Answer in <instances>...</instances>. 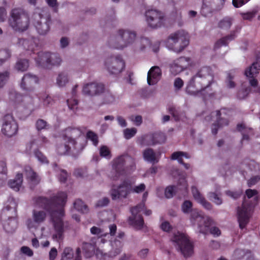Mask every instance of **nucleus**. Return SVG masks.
Instances as JSON below:
<instances>
[{
    "mask_svg": "<svg viewBox=\"0 0 260 260\" xmlns=\"http://www.w3.org/2000/svg\"><path fill=\"white\" fill-rule=\"evenodd\" d=\"M67 103L70 109L75 110L77 108L78 102L75 98L68 99Z\"/></svg>",
    "mask_w": 260,
    "mask_h": 260,
    "instance_id": "56",
    "label": "nucleus"
},
{
    "mask_svg": "<svg viewBox=\"0 0 260 260\" xmlns=\"http://www.w3.org/2000/svg\"><path fill=\"white\" fill-rule=\"evenodd\" d=\"M16 206V203L12 198L9 199L5 204V209L7 210H12L14 212H15Z\"/></svg>",
    "mask_w": 260,
    "mask_h": 260,
    "instance_id": "48",
    "label": "nucleus"
},
{
    "mask_svg": "<svg viewBox=\"0 0 260 260\" xmlns=\"http://www.w3.org/2000/svg\"><path fill=\"white\" fill-rule=\"evenodd\" d=\"M213 81V76L208 67L202 68L189 81L186 92L191 95H197L208 88Z\"/></svg>",
    "mask_w": 260,
    "mask_h": 260,
    "instance_id": "4",
    "label": "nucleus"
},
{
    "mask_svg": "<svg viewBox=\"0 0 260 260\" xmlns=\"http://www.w3.org/2000/svg\"><path fill=\"white\" fill-rule=\"evenodd\" d=\"M90 232L92 234L95 235L99 237H107L109 236V234L107 233H105L104 231L101 230L100 228H99L96 226H93L90 229Z\"/></svg>",
    "mask_w": 260,
    "mask_h": 260,
    "instance_id": "46",
    "label": "nucleus"
},
{
    "mask_svg": "<svg viewBox=\"0 0 260 260\" xmlns=\"http://www.w3.org/2000/svg\"><path fill=\"white\" fill-rule=\"evenodd\" d=\"M18 129V124L12 115L8 114L3 117L1 132L4 135L12 137L17 134Z\"/></svg>",
    "mask_w": 260,
    "mask_h": 260,
    "instance_id": "14",
    "label": "nucleus"
},
{
    "mask_svg": "<svg viewBox=\"0 0 260 260\" xmlns=\"http://www.w3.org/2000/svg\"><path fill=\"white\" fill-rule=\"evenodd\" d=\"M37 41L35 38H31L30 40L20 39L18 43L26 49L32 50L36 46Z\"/></svg>",
    "mask_w": 260,
    "mask_h": 260,
    "instance_id": "34",
    "label": "nucleus"
},
{
    "mask_svg": "<svg viewBox=\"0 0 260 260\" xmlns=\"http://www.w3.org/2000/svg\"><path fill=\"white\" fill-rule=\"evenodd\" d=\"M29 66L28 61L26 59L18 60L15 66V69L18 71L23 72L26 70Z\"/></svg>",
    "mask_w": 260,
    "mask_h": 260,
    "instance_id": "37",
    "label": "nucleus"
},
{
    "mask_svg": "<svg viewBox=\"0 0 260 260\" xmlns=\"http://www.w3.org/2000/svg\"><path fill=\"white\" fill-rule=\"evenodd\" d=\"M49 52H41L37 55V57L35 58L36 64L38 66L43 68H49Z\"/></svg>",
    "mask_w": 260,
    "mask_h": 260,
    "instance_id": "30",
    "label": "nucleus"
},
{
    "mask_svg": "<svg viewBox=\"0 0 260 260\" xmlns=\"http://www.w3.org/2000/svg\"><path fill=\"white\" fill-rule=\"evenodd\" d=\"M144 160L153 164L157 163L160 159V153H156L151 148H147L143 152Z\"/></svg>",
    "mask_w": 260,
    "mask_h": 260,
    "instance_id": "27",
    "label": "nucleus"
},
{
    "mask_svg": "<svg viewBox=\"0 0 260 260\" xmlns=\"http://www.w3.org/2000/svg\"><path fill=\"white\" fill-rule=\"evenodd\" d=\"M187 187V182L185 180V178L184 175H182L180 177L178 184H177V188L179 189L183 190V189H186Z\"/></svg>",
    "mask_w": 260,
    "mask_h": 260,
    "instance_id": "54",
    "label": "nucleus"
},
{
    "mask_svg": "<svg viewBox=\"0 0 260 260\" xmlns=\"http://www.w3.org/2000/svg\"><path fill=\"white\" fill-rule=\"evenodd\" d=\"M7 172L6 161L4 160L0 161V179L5 180L7 179Z\"/></svg>",
    "mask_w": 260,
    "mask_h": 260,
    "instance_id": "43",
    "label": "nucleus"
},
{
    "mask_svg": "<svg viewBox=\"0 0 260 260\" xmlns=\"http://www.w3.org/2000/svg\"><path fill=\"white\" fill-rule=\"evenodd\" d=\"M137 132V129L134 127L125 128L123 131L124 137L126 139H129L136 134Z\"/></svg>",
    "mask_w": 260,
    "mask_h": 260,
    "instance_id": "44",
    "label": "nucleus"
},
{
    "mask_svg": "<svg viewBox=\"0 0 260 260\" xmlns=\"http://www.w3.org/2000/svg\"><path fill=\"white\" fill-rule=\"evenodd\" d=\"M105 87L103 84L92 81L85 83L82 87V93L89 96L100 95L104 91Z\"/></svg>",
    "mask_w": 260,
    "mask_h": 260,
    "instance_id": "18",
    "label": "nucleus"
},
{
    "mask_svg": "<svg viewBox=\"0 0 260 260\" xmlns=\"http://www.w3.org/2000/svg\"><path fill=\"white\" fill-rule=\"evenodd\" d=\"M131 186V193H140L145 190L146 185L144 183H141L138 185Z\"/></svg>",
    "mask_w": 260,
    "mask_h": 260,
    "instance_id": "45",
    "label": "nucleus"
},
{
    "mask_svg": "<svg viewBox=\"0 0 260 260\" xmlns=\"http://www.w3.org/2000/svg\"><path fill=\"white\" fill-rule=\"evenodd\" d=\"M73 251L70 248H66L64 249L61 260H70L73 258Z\"/></svg>",
    "mask_w": 260,
    "mask_h": 260,
    "instance_id": "50",
    "label": "nucleus"
},
{
    "mask_svg": "<svg viewBox=\"0 0 260 260\" xmlns=\"http://www.w3.org/2000/svg\"><path fill=\"white\" fill-rule=\"evenodd\" d=\"M111 247L112 249L109 252V256L115 257L121 253L123 243L122 241L115 239L111 242Z\"/></svg>",
    "mask_w": 260,
    "mask_h": 260,
    "instance_id": "31",
    "label": "nucleus"
},
{
    "mask_svg": "<svg viewBox=\"0 0 260 260\" xmlns=\"http://www.w3.org/2000/svg\"><path fill=\"white\" fill-rule=\"evenodd\" d=\"M107 70L113 74L121 73L124 68V62L120 56L108 58L105 62Z\"/></svg>",
    "mask_w": 260,
    "mask_h": 260,
    "instance_id": "16",
    "label": "nucleus"
},
{
    "mask_svg": "<svg viewBox=\"0 0 260 260\" xmlns=\"http://www.w3.org/2000/svg\"><path fill=\"white\" fill-rule=\"evenodd\" d=\"M245 193L248 199H252L253 202L250 203L245 199L241 207H239L237 210L238 219L241 229L244 228L248 222L251 213L258 199L257 191L255 189H247Z\"/></svg>",
    "mask_w": 260,
    "mask_h": 260,
    "instance_id": "5",
    "label": "nucleus"
},
{
    "mask_svg": "<svg viewBox=\"0 0 260 260\" xmlns=\"http://www.w3.org/2000/svg\"><path fill=\"white\" fill-rule=\"evenodd\" d=\"M136 183V178L131 177L124 180L118 186L113 188L110 191L112 200H121L128 197L131 193V186Z\"/></svg>",
    "mask_w": 260,
    "mask_h": 260,
    "instance_id": "11",
    "label": "nucleus"
},
{
    "mask_svg": "<svg viewBox=\"0 0 260 260\" xmlns=\"http://www.w3.org/2000/svg\"><path fill=\"white\" fill-rule=\"evenodd\" d=\"M134 160L132 157L127 155L119 156L113 159L112 170L109 176L113 180H117L121 176L125 175L129 168L134 170Z\"/></svg>",
    "mask_w": 260,
    "mask_h": 260,
    "instance_id": "6",
    "label": "nucleus"
},
{
    "mask_svg": "<svg viewBox=\"0 0 260 260\" xmlns=\"http://www.w3.org/2000/svg\"><path fill=\"white\" fill-rule=\"evenodd\" d=\"M189 35L183 29L171 34L165 42L166 47L175 52L180 53L189 44Z\"/></svg>",
    "mask_w": 260,
    "mask_h": 260,
    "instance_id": "7",
    "label": "nucleus"
},
{
    "mask_svg": "<svg viewBox=\"0 0 260 260\" xmlns=\"http://www.w3.org/2000/svg\"><path fill=\"white\" fill-rule=\"evenodd\" d=\"M11 56V52L7 50L0 51V65H2Z\"/></svg>",
    "mask_w": 260,
    "mask_h": 260,
    "instance_id": "53",
    "label": "nucleus"
},
{
    "mask_svg": "<svg viewBox=\"0 0 260 260\" xmlns=\"http://www.w3.org/2000/svg\"><path fill=\"white\" fill-rule=\"evenodd\" d=\"M75 209L81 213H86L88 208L86 205L80 200H77L74 203Z\"/></svg>",
    "mask_w": 260,
    "mask_h": 260,
    "instance_id": "40",
    "label": "nucleus"
},
{
    "mask_svg": "<svg viewBox=\"0 0 260 260\" xmlns=\"http://www.w3.org/2000/svg\"><path fill=\"white\" fill-rule=\"evenodd\" d=\"M161 76V71L157 66L151 68L147 74V83L149 85L156 84L160 80Z\"/></svg>",
    "mask_w": 260,
    "mask_h": 260,
    "instance_id": "24",
    "label": "nucleus"
},
{
    "mask_svg": "<svg viewBox=\"0 0 260 260\" xmlns=\"http://www.w3.org/2000/svg\"><path fill=\"white\" fill-rule=\"evenodd\" d=\"M225 113V109H221L220 111H216L211 113V118L213 120L216 121V123H214L211 126V130L213 134H216L218 128L224 125L228 124V121L224 118H220V116Z\"/></svg>",
    "mask_w": 260,
    "mask_h": 260,
    "instance_id": "20",
    "label": "nucleus"
},
{
    "mask_svg": "<svg viewBox=\"0 0 260 260\" xmlns=\"http://www.w3.org/2000/svg\"><path fill=\"white\" fill-rule=\"evenodd\" d=\"M94 249L93 245L90 244H86L84 245V255L86 258H89L93 255V251Z\"/></svg>",
    "mask_w": 260,
    "mask_h": 260,
    "instance_id": "52",
    "label": "nucleus"
},
{
    "mask_svg": "<svg viewBox=\"0 0 260 260\" xmlns=\"http://www.w3.org/2000/svg\"><path fill=\"white\" fill-rule=\"evenodd\" d=\"M183 157L188 158L189 156L187 153L182 151L175 152L171 155V159L177 160L178 161L180 164L183 163L182 158Z\"/></svg>",
    "mask_w": 260,
    "mask_h": 260,
    "instance_id": "39",
    "label": "nucleus"
},
{
    "mask_svg": "<svg viewBox=\"0 0 260 260\" xmlns=\"http://www.w3.org/2000/svg\"><path fill=\"white\" fill-rule=\"evenodd\" d=\"M100 155L102 157L109 159L111 157V152L109 147L106 146H102L100 149Z\"/></svg>",
    "mask_w": 260,
    "mask_h": 260,
    "instance_id": "49",
    "label": "nucleus"
},
{
    "mask_svg": "<svg viewBox=\"0 0 260 260\" xmlns=\"http://www.w3.org/2000/svg\"><path fill=\"white\" fill-rule=\"evenodd\" d=\"M192 203L189 201H185L182 205L181 209L183 213H188L192 208Z\"/></svg>",
    "mask_w": 260,
    "mask_h": 260,
    "instance_id": "57",
    "label": "nucleus"
},
{
    "mask_svg": "<svg viewBox=\"0 0 260 260\" xmlns=\"http://www.w3.org/2000/svg\"><path fill=\"white\" fill-rule=\"evenodd\" d=\"M146 22L149 27L157 28L164 25L166 18L164 14L156 9H148L145 14Z\"/></svg>",
    "mask_w": 260,
    "mask_h": 260,
    "instance_id": "13",
    "label": "nucleus"
},
{
    "mask_svg": "<svg viewBox=\"0 0 260 260\" xmlns=\"http://www.w3.org/2000/svg\"><path fill=\"white\" fill-rule=\"evenodd\" d=\"M45 211L35 209L32 212V219H28L26 224L29 229H36L38 225L43 222L46 218Z\"/></svg>",
    "mask_w": 260,
    "mask_h": 260,
    "instance_id": "19",
    "label": "nucleus"
},
{
    "mask_svg": "<svg viewBox=\"0 0 260 260\" xmlns=\"http://www.w3.org/2000/svg\"><path fill=\"white\" fill-rule=\"evenodd\" d=\"M25 174L27 179L32 184H37L39 183L40 179L37 175L35 173L30 167L26 168L25 170Z\"/></svg>",
    "mask_w": 260,
    "mask_h": 260,
    "instance_id": "33",
    "label": "nucleus"
},
{
    "mask_svg": "<svg viewBox=\"0 0 260 260\" xmlns=\"http://www.w3.org/2000/svg\"><path fill=\"white\" fill-rule=\"evenodd\" d=\"M35 155L38 161H39L42 164H47L48 162L46 157L44 155V154L40 151H35Z\"/></svg>",
    "mask_w": 260,
    "mask_h": 260,
    "instance_id": "61",
    "label": "nucleus"
},
{
    "mask_svg": "<svg viewBox=\"0 0 260 260\" xmlns=\"http://www.w3.org/2000/svg\"><path fill=\"white\" fill-rule=\"evenodd\" d=\"M158 137H162L163 135L159 133L149 134L140 137L138 139V143L142 146L153 145L157 143L164 142V139L155 140V138Z\"/></svg>",
    "mask_w": 260,
    "mask_h": 260,
    "instance_id": "21",
    "label": "nucleus"
},
{
    "mask_svg": "<svg viewBox=\"0 0 260 260\" xmlns=\"http://www.w3.org/2000/svg\"><path fill=\"white\" fill-rule=\"evenodd\" d=\"M129 120L136 126H140L142 123V117L140 115H132Z\"/></svg>",
    "mask_w": 260,
    "mask_h": 260,
    "instance_id": "60",
    "label": "nucleus"
},
{
    "mask_svg": "<svg viewBox=\"0 0 260 260\" xmlns=\"http://www.w3.org/2000/svg\"><path fill=\"white\" fill-rule=\"evenodd\" d=\"M9 77V73L7 71L0 72V88L3 87L8 81Z\"/></svg>",
    "mask_w": 260,
    "mask_h": 260,
    "instance_id": "55",
    "label": "nucleus"
},
{
    "mask_svg": "<svg viewBox=\"0 0 260 260\" xmlns=\"http://www.w3.org/2000/svg\"><path fill=\"white\" fill-rule=\"evenodd\" d=\"M61 62V59L58 55L56 53H53L49 52V62L48 67L51 68L52 66H59Z\"/></svg>",
    "mask_w": 260,
    "mask_h": 260,
    "instance_id": "35",
    "label": "nucleus"
},
{
    "mask_svg": "<svg viewBox=\"0 0 260 260\" xmlns=\"http://www.w3.org/2000/svg\"><path fill=\"white\" fill-rule=\"evenodd\" d=\"M208 196L211 201L217 205H221L222 203L221 198L215 192H210Z\"/></svg>",
    "mask_w": 260,
    "mask_h": 260,
    "instance_id": "47",
    "label": "nucleus"
},
{
    "mask_svg": "<svg viewBox=\"0 0 260 260\" xmlns=\"http://www.w3.org/2000/svg\"><path fill=\"white\" fill-rule=\"evenodd\" d=\"M34 25L39 34L45 35L49 31V26L48 20L45 18H42L40 14L34 15Z\"/></svg>",
    "mask_w": 260,
    "mask_h": 260,
    "instance_id": "22",
    "label": "nucleus"
},
{
    "mask_svg": "<svg viewBox=\"0 0 260 260\" xmlns=\"http://www.w3.org/2000/svg\"><path fill=\"white\" fill-rule=\"evenodd\" d=\"M196 62L191 57L181 56L172 61L169 64L170 72L176 76L184 70L194 67Z\"/></svg>",
    "mask_w": 260,
    "mask_h": 260,
    "instance_id": "12",
    "label": "nucleus"
},
{
    "mask_svg": "<svg viewBox=\"0 0 260 260\" xmlns=\"http://www.w3.org/2000/svg\"><path fill=\"white\" fill-rule=\"evenodd\" d=\"M94 253L98 259L99 260H106L107 258V253L104 252L103 250L97 248L94 251Z\"/></svg>",
    "mask_w": 260,
    "mask_h": 260,
    "instance_id": "51",
    "label": "nucleus"
},
{
    "mask_svg": "<svg viewBox=\"0 0 260 260\" xmlns=\"http://www.w3.org/2000/svg\"><path fill=\"white\" fill-rule=\"evenodd\" d=\"M9 25L15 30L23 31L25 30L29 25L28 15L19 9L12 10L11 17L9 20Z\"/></svg>",
    "mask_w": 260,
    "mask_h": 260,
    "instance_id": "8",
    "label": "nucleus"
},
{
    "mask_svg": "<svg viewBox=\"0 0 260 260\" xmlns=\"http://www.w3.org/2000/svg\"><path fill=\"white\" fill-rule=\"evenodd\" d=\"M233 23V19L230 17H225L218 23L219 27L223 29H229Z\"/></svg>",
    "mask_w": 260,
    "mask_h": 260,
    "instance_id": "41",
    "label": "nucleus"
},
{
    "mask_svg": "<svg viewBox=\"0 0 260 260\" xmlns=\"http://www.w3.org/2000/svg\"><path fill=\"white\" fill-rule=\"evenodd\" d=\"M260 181V175H256L252 176L248 181V185L250 187L254 185Z\"/></svg>",
    "mask_w": 260,
    "mask_h": 260,
    "instance_id": "64",
    "label": "nucleus"
},
{
    "mask_svg": "<svg viewBox=\"0 0 260 260\" xmlns=\"http://www.w3.org/2000/svg\"><path fill=\"white\" fill-rule=\"evenodd\" d=\"M137 34L135 31L129 29H119L115 36L111 38L110 45L117 49H123L133 46L135 43L140 50H143L150 44L149 40L146 38L141 39L136 42Z\"/></svg>",
    "mask_w": 260,
    "mask_h": 260,
    "instance_id": "2",
    "label": "nucleus"
},
{
    "mask_svg": "<svg viewBox=\"0 0 260 260\" xmlns=\"http://www.w3.org/2000/svg\"><path fill=\"white\" fill-rule=\"evenodd\" d=\"M71 80L70 74L66 71L58 73L56 78V84L59 87H65Z\"/></svg>",
    "mask_w": 260,
    "mask_h": 260,
    "instance_id": "28",
    "label": "nucleus"
},
{
    "mask_svg": "<svg viewBox=\"0 0 260 260\" xmlns=\"http://www.w3.org/2000/svg\"><path fill=\"white\" fill-rule=\"evenodd\" d=\"M242 193V191L239 190L236 191H233L231 190H227L225 191V194L229 197L234 199H236L240 197V196Z\"/></svg>",
    "mask_w": 260,
    "mask_h": 260,
    "instance_id": "63",
    "label": "nucleus"
},
{
    "mask_svg": "<svg viewBox=\"0 0 260 260\" xmlns=\"http://www.w3.org/2000/svg\"><path fill=\"white\" fill-rule=\"evenodd\" d=\"M176 189V187L175 186H169L165 189V196L167 198H171L173 197Z\"/></svg>",
    "mask_w": 260,
    "mask_h": 260,
    "instance_id": "58",
    "label": "nucleus"
},
{
    "mask_svg": "<svg viewBox=\"0 0 260 260\" xmlns=\"http://www.w3.org/2000/svg\"><path fill=\"white\" fill-rule=\"evenodd\" d=\"M84 141V137L82 135L80 129L77 128H68L64 132V141L71 143L76 149H79L81 147L78 146L76 140Z\"/></svg>",
    "mask_w": 260,
    "mask_h": 260,
    "instance_id": "15",
    "label": "nucleus"
},
{
    "mask_svg": "<svg viewBox=\"0 0 260 260\" xmlns=\"http://www.w3.org/2000/svg\"><path fill=\"white\" fill-rule=\"evenodd\" d=\"M172 241L176 249L181 252L185 257L191 256L193 253L191 242L184 234L177 233L172 238Z\"/></svg>",
    "mask_w": 260,
    "mask_h": 260,
    "instance_id": "10",
    "label": "nucleus"
},
{
    "mask_svg": "<svg viewBox=\"0 0 260 260\" xmlns=\"http://www.w3.org/2000/svg\"><path fill=\"white\" fill-rule=\"evenodd\" d=\"M160 228L163 231L166 232H170L172 229L170 223L168 221L163 219L161 220Z\"/></svg>",
    "mask_w": 260,
    "mask_h": 260,
    "instance_id": "59",
    "label": "nucleus"
},
{
    "mask_svg": "<svg viewBox=\"0 0 260 260\" xmlns=\"http://www.w3.org/2000/svg\"><path fill=\"white\" fill-rule=\"evenodd\" d=\"M67 194L63 192H59L54 199L53 207L50 211L51 220L53 229L51 231H45L46 228L42 226L41 229L40 237H47L52 234L54 240L59 241L62 238L63 233V222L62 217L64 215L63 206L67 200Z\"/></svg>",
    "mask_w": 260,
    "mask_h": 260,
    "instance_id": "1",
    "label": "nucleus"
},
{
    "mask_svg": "<svg viewBox=\"0 0 260 260\" xmlns=\"http://www.w3.org/2000/svg\"><path fill=\"white\" fill-rule=\"evenodd\" d=\"M48 143V140L47 138L42 136L28 144L26 146V149L28 152H30L32 150H35L37 147H46Z\"/></svg>",
    "mask_w": 260,
    "mask_h": 260,
    "instance_id": "29",
    "label": "nucleus"
},
{
    "mask_svg": "<svg viewBox=\"0 0 260 260\" xmlns=\"http://www.w3.org/2000/svg\"><path fill=\"white\" fill-rule=\"evenodd\" d=\"M191 193L194 200L201 204L205 209L207 210L212 209V205L206 200L196 186H192L191 187Z\"/></svg>",
    "mask_w": 260,
    "mask_h": 260,
    "instance_id": "26",
    "label": "nucleus"
},
{
    "mask_svg": "<svg viewBox=\"0 0 260 260\" xmlns=\"http://www.w3.org/2000/svg\"><path fill=\"white\" fill-rule=\"evenodd\" d=\"M233 39L232 36L222 38V39L218 40L214 45V49H217L219 48L222 46H225L228 44L229 41L232 40Z\"/></svg>",
    "mask_w": 260,
    "mask_h": 260,
    "instance_id": "42",
    "label": "nucleus"
},
{
    "mask_svg": "<svg viewBox=\"0 0 260 260\" xmlns=\"http://www.w3.org/2000/svg\"><path fill=\"white\" fill-rule=\"evenodd\" d=\"M150 215L151 211L145 208V203H141L131 209L132 215L128 218V223L136 230H142L145 227L144 221L141 213Z\"/></svg>",
    "mask_w": 260,
    "mask_h": 260,
    "instance_id": "9",
    "label": "nucleus"
},
{
    "mask_svg": "<svg viewBox=\"0 0 260 260\" xmlns=\"http://www.w3.org/2000/svg\"><path fill=\"white\" fill-rule=\"evenodd\" d=\"M17 226V221L14 218H10L8 221L4 225V228L8 232H12Z\"/></svg>",
    "mask_w": 260,
    "mask_h": 260,
    "instance_id": "38",
    "label": "nucleus"
},
{
    "mask_svg": "<svg viewBox=\"0 0 260 260\" xmlns=\"http://www.w3.org/2000/svg\"><path fill=\"white\" fill-rule=\"evenodd\" d=\"M189 221L190 225L199 233L207 234L210 231V233L214 236H218L221 234L219 229L217 227L209 229L213 223L212 219L198 209L191 210Z\"/></svg>",
    "mask_w": 260,
    "mask_h": 260,
    "instance_id": "3",
    "label": "nucleus"
},
{
    "mask_svg": "<svg viewBox=\"0 0 260 260\" xmlns=\"http://www.w3.org/2000/svg\"><path fill=\"white\" fill-rule=\"evenodd\" d=\"M22 183V174L18 173L15 179L11 180L9 183V186L15 191H18L21 186Z\"/></svg>",
    "mask_w": 260,
    "mask_h": 260,
    "instance_id": "32",
    "label": "nucleus"
},
{
    "mask_svg": "<svg viewBox=\"0 0 260 260\" xmlns=\"http://www.w3.org/2000/svg\"><path fill=\"white\" fill-rule=\"evenodd\" d=\"M38 81V79L36 76L26 74L22 79L20 87L24 90L30 91L32 89L34 85L37 83Z\"/></svg>",
    "mask_w": 260,
    "mask_h": 260,
    "instance_id": "23",
    "label": "nucleus"
},
{
    "mask_svg": "<svg viewBox=\"0 0 260 260\" xmlns=\"http://www.w3.org/2000/svg\"><path fill=\"white\" fill-rule=\"evenodd\" d=\"M259 69V65L256 62L253 63L251 66L245 70V75L249 79L250 84L252 86L257 85V80L254 79V78L258 73Z\"/></svg>",
    "mask_w": 260,
    "mask_h": 260,
    "instance_id": "25",
    "label": "nucleus"
},
{
    "mask_svg": "<svg viewBox=\"0 0 260 260\" xmlns=\"http://www.w3.org/2000/svg\"><path fill=\"white\" fill-rule=\"evenodd\" d=\"M115 97L109 92H107L104 94V102L105 104H111L114 102Z\"/></svg>",
    "mask_w": 260,
    "mask_h": 260,
    "instance_id": "62",
    "label": "nucleus"
},
{
    "mask_svg": "<svg viewBox=\"0 0 260 260\" xmlns=\"http://www.w3.org/2000/svg\"><path fill=\"white\" fill-rule=\"evenodd\" d=\"M72 148H73V147L72 146L71 143L65 141V143L63 145H60L57 146V152L61 155L65 154L69 152ZM74 148H75L74 147Z\"/></svg>",
    "mask_w": 260,
    "mask_h": 260,
    "instance_id": "36",
    "label": "nucleus"
},
{
    "mask_svg": "<svg viewBox=\"0 0 260 260\" xmlns=\"http://www.w3.org/2000/svg\"><path fill=\"white\" fill-rule=\"evenodd\" d=\"M10 99L18 108L24 107L27 110V113L30 114L32 107V99L28 95H22L19 93H12Z\"/></svg>",
    "mask_w": 260,
    "mask_h": 260,
    "instance_id": "17",
    "label": "nucleus"
}]
</instances>
